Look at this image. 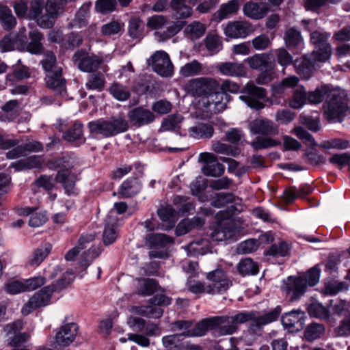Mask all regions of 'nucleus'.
Returning a JSON list of instances; mask_svg holds the SVG:
<instances>
[{
	"mask_svg": "<svg viewBox=\"0 0 350 350\" xmlns=\"http://www.w3.org/2000/svg\"><path fill=\"white\" fill-rule=\"evenodd\" d=\"M282 308L276 306L271 310L260 314L258 312L252 310L249 312H240L233 316L214 317L215 326L219 336L231 335L238 330L239 325L252 321L251 326L261 328L265 325L275 321Z\"/></svg>",
	"mask_w": 350,
	"mask_h": 350,
	"instance_id": "1",
	"label": "nucleus"
},
{
	"mask_svg": "<svg viewBox=\"0 0 350 350\" xmlns=\"http://www.w3.org/2000/svg\"><path fill=\"white\" fill-rule=\"evenodd\" d=\"M329 35L325 32L314 31L310 34V42L317 50L295 60L297 72L306 79L311 77L319 64L325 62L331 56L332 49L327 42Z\"/></svg>",
	"mask_w": 350,
	"mask_h": 350,
	"instance_id": "2",
	"label": "nucleus"
},
{
	"mask_svg": "<svg viewBox=\"0 0 350 350\" xmlns=\"http://www.w3.org/2000/svg\"><path fill=\"white\" fill-rule=\"evenodd\" d=\"M250 131L256 137L250 143L254 150L267 149L280 144V142L271 138L278 134V126L271 120L265 118H257L249 124Z\"/></svg>",
	"mask_w": 350,
	"mask_h": 350,
	"instance_id": "3",
	"label": "nucleus"
},
{
	"mask_svg": "<svg viewBox=\"0 0 350 350\" xmlns=\"http://www.w3.org/2000/svg\"><path fill=\"white\" fill-rule=\"evenodd\" d=\"M219 81L209 77L191 79L187 84L188 92L193 96H215V99L211 100L215 105L214 110L215 112L222 111L226 108V103L222 102V96L219 92Z\"/></svg>",
	"mask_w": 350,
	"mask_h": 350,
	"instance_id": "4",
	"label": "nucleus"
},
{
	"mask_svg": "<svg viewBox=\"0 0 350 350\" xmlns=\"http://www.w3.org/2000/svg\"><path fill=\"white\" fill-rule=\"evenodd\" d=\"M324 116L331 121L341 122L349 109L347 94L343 90H331L323 105Z\"/></svg>",
	"mask_w": 350,
	"mask_h": 350,
	"instance_id": "5",
	"label": "nucleus"
},
{
	"mask_svg": "<svg viewBox=\"0 0 350 350\" xmlns=\"http://www.w3.org/2000/svg\"><path fill=\"white\" fill-rule=\"evenodd\" d=\"M319 269L313 267L304 277H288L283 290L286 294L291 295V301L297 300L304 294L307 285L313 286L319 282Z\"/></svg>",
	"mask_w": 350,
	"mask_h": 350,
	"instance_id": "6",
	"label": "nucleus"
},
{
	"mask_svg": "<svg viewBox=\"0 0 350 350\" xmlns=\"http://www.w3.org/2000/svg\"><path fill=\"white\" fill-rule=\"evenodd\" d=\"M244 94L239 96V99L244 102L249 107L256 109H262L265 105L260 101L267 98V91L265 88L258 87L252 83H247L241 92Z\"/></svg>",
	"mask_w": 350,
	"mask_h": 350,
	"instance_id": "7",
	"label": "nucleus"
},
{
	"mask_svg": "<svg viewBox=\"0 0 350 350\" xmlns=\"http://www.w3.org/2000/svg\"><path fill=\"white\" fill-rule=\"evenodd\" d=\"M206 279L210 282L206 285V293L215 295L227 291L232 285L226 271L222 269H217L207 273Z\"/></svg>",
	"mask_w": 350,
	"mask_h": 350,
	"instance_id": "8",
	"label": "nucleus"
},
{
	"mask_svg": "<svg viewBox=\"0 0 350 350\" xmlns=\"http://www.w3.org/2000/svg\"><path fill=\"white\" fill-rule=\"evenodd\" d=\"M56 291L55 284L46 286L36 293L22 309L24 314H28L31 310L44 307L50 302L51 295Z\"/></svg>",
	"mask_w": 350,
	"mask_h": 350,
	"instance_id": "9",
	"label": "nucleus"
},
{
	"mask_svg": "<svg viewBox=\"0 0 350 350\" xmlns=\"http://www.w3.org/2000/svg\"><path fill=\"white\" fill-rule=\"evenodd\" d=\"M149 65L159 75L165 77H171L174 72V66L169 55L163 51H156L149 60Z\"/></svg>",
	"mask_w": 350,
	"mask_h": 350,
	"instance_id": "10",
	"label": "nucleus"
},
{
	"mask_svg": "<svg viewBox=\"0 0 350 350\" xmlns=\"http://www.w3.org/2000/svg\"><path fill=\"white\" fill-rule=\"evenodd\" d=\"M75 63L77 64L78 68L86 72L96 71L103 63V58L97 55H89L83 51H77L72 57Z\"/></svg>",
	"mask_w": 350,
	"mask_h": 350,
	"instance_id": "11",
	"label": "nucleus"
},
{
	"mask_svg": "<svg viewBox=\"0 0 350 350\" xmlns=\"http://www.w3.org/2000/svg\"><path fill=\"white\" fill-rule=\"evenodd\" d=\"M78 325L75 323H66L56 333L53 347L57 350H62L69 346L75 339L78 332Z\"/></svg>",
	"mask_w": 350,
	"mask_h": 350,
	"instance_id": "12",
	"label": "nucleus"
},
{
	"mask_svg": "<svg viewBox=\"0 0 350 350\" xmlns=\"http://www.w3.org/2000/svg\"><path fill=\"white\" fill-rule=\"evenodd\" d=\"M59 130L62 133V138L75 146H79L85 142L83 125L79 121L73 122L67 128L65 124H61Z\"/></svg>",
	"mask_w": 350,
	"mask_h": 350,
	"instance_id": "13",
	"label": "nucleus"
},
{
	"mask_svg": "<svg viewBox=\"0 0 350 350\" xmlns=\"http://www.w3.org/2000/svg\"><path fill=\"white\" fill-rule=\"evenodd\" d=\"M23 327V323L21 320H16L4 327L8 337L7 340L10 346L18 347L29 340V334L20 332Z\"/></svg>",
	"mask_w": 350,
	"mask_h": 350,
	"instance_id": "14",
	"label": "nucleus"
},
{
	"mask_svg": "<svg viewBox=\"0 0 350 350\" xmlns=\"http://www.w3.org/2000/svg\"><path fill=\"white\" fill-rule=\"evenodd\" d=\"M129 123L135 127H142L152 124L155 120L154 113L144 107H136L127 113Z\"/></svg>",
	"mask_w": 350,
	"mask_h": 350,
	"instance_id": "15",
	"label": "nucleus"
},
{
	"mask_svg": "<svg viewBox=\"0 0 350 350\" xmlns=\"http://www.w3.org/2000/svg\"><path fill=\"white\" fill-rule=\"evenodd\" d=\"M200 160L204 163L202 171L207 176H221L225 170L224 166L217 162V157L212 153L203 152L200 154Z\"/></svg>",
	"mask_w": 350,
	"mask_h": 350,
	"instance_id": "16",
	"label": "nucleus"
},
{
	"mask_svg": "<svg viewBox=\"0 0 350 350\" xmlns=\"http://www.w3.org/2000/svg\"><path fill=\"white\" fill-rule=\"evenodd\" d=\"M253 31L251 23L245 21L228 23L224 29L226 36L232 38H245Z\"/></svg>",
	"mask_w": 350,
	"mask_h": 350,
	"instance_id": "17",
	"label": "nucleus"
},
{
	"mask_svg": "<svg viewBox=\"0 0 350 350\" xmlns=\"http://www.w3.org/2000/svg\"><path fill=\"white\" fill-rule=\"evenodd\" d=\"M216 69L224 76L242 77L247 74V68L241 63L226 62L217 64Z\"/></svg>",
	"mask_w": 350,
	"mask_h": 350,
	"instance_id": "18",
	"label": "nucleus"
},
{
	"mask_svg": "<svg viewBox=\"0 0 350 350\" xmlns=\"http://www.w3.org/2000/svg\"><path fill=\"white\" fill-rule=\"evenodd\" d=\"M45 81L47 87L61 96L64 95L66 92V81L62 77V68L55 69L53 72L47 73Z\"/></svg>",
	"mask_w": 350,
	"mask_h": 350,
	"instance_id": "19",
	"label": "nucleus"
},
{
	"mask_svg": "<svg viewBox=\"0 0 350 350\" xmlns=\"http://www.w3.org/2000/svg\"><path fill=\"white\" fill-rule=\"evenodd\" d=\"M305 313L301 310H295L285 313L282 316V323L285 328L299 330L302 328Z\"/></svg>",
	"mask_w": 350,
	"mask_h": 350,
	"instance_id": "20",
	"label": "nucleus"
},
{
	"mask_svg": "<svg viewBox=\"0 0 350 350\" xmlns=\"http://www.w3.org/2000/svg\"><path fill=\"white\" fill-rule=\"evenodd\" d=\"M269 10V5L265 2L250 1L243 6L245 16L252 19H260L265 17Z\"/></svg>",
	"mask_w": 350,
	"mask_h": 350,
	"instance_id": "21",
	"label": "nucleus"
},
{
	"mask_svg": "<svg viewBox=\"0 0 350 350\" xmlns=\"http://www.w3.org/2000/svg\"><path fill=\"white\" fill-rule=\"evenodd\" d=\"M52 250L49 243L42 244L33 250L27 260V265L31 267L39 266L49 256Z\"/></svg>",
	"mask_w": 350,
	"mask_h": 350,
	"instance_id": "22",
	"label": "nucleus"
},
{
	"mask_svg": "<svg viewBox=\"0 0 350 350\" xmlns=\"http://www.w3.org/2000/svg\"><path fill=\"white\" fill-rule=\"evenodd\" d=\"M157 213L163 222L161 224V229L168 230L175 226L177 220L176 213L171 206L160 208L158 209Z\"/></svg>",
	"mask_w": 350,
	"mask_h": 350,
	"instance_id": "23",
	"label": "nucleus"
},
{
	"mask_svg": "<svg viewBox=\"0 0 350 350\" xmlns=\"http://www.w3.org/2000/svg\"><path fill=\"white\" fill-rule=\"evenodd\" d=\"M215 329L214 317L204 319L198 322L193 328L184 332L188 337L204 336L208 330Z\"/></svg>",
	"mask_w": 350,
	"mask_h": 350,
	"instance_id": "24",
	"label": "nucleus"
},
{
	"mask_svg": "<svg viewBox=\"0 0 350 350\" xmlns=\"http://www.w3.org/2000/svg\"><path fill=\"white\" fill-rule=\"evenodd\" d=\"M142 189V185L136 177L125 180L121 185L119 193L124 198H131L137 195Z\"/></svg>",
	"mask_w": 350,
	"mask_h": 350,
	"instance_id": "25",
	"label": "nucleus"
},
{
	"mask_svg": "<svg viewBox=\"0 0 350 350\" xmlns=\"http://www.w3.org/2000/svg\"><path fill=\"white\" fill-rule=\"evenodd\" d=\"M299 78L296 76H289L284 78L281 81L275 83L271 86L272 94L275 96H280L285 93L287 89L297 88Z\"/></svg>",
	"mask_w": 350,
	"mask_h": 350,
	"instance_id": "26",
	"label": "nucleus"
},
{
	"mask_svg": "<svg viewBox=\"0 0 350 350\" xmlns=\"http://www.w3.org/2000/svg\"><path fill=\"white\" fill-rule=\"evenodd\" d=\"M77 180V176L74 174L66 171H59L55 176V180L62 184L65 192L69 196L75 193Z\"/></svg>",
	"mask_w": 350,
	"mask_h": 350,
	"instance_id": "27",
	"label": "nucleus"
},
{
	"mask_svg": "<svg viewBox=\"0 0 350 350\" xmlns=\"http://www.w3.org/2000/svg\"><path fill=\"white\" fill-rule=\"evenodd\" d=\"M174 243V239L165 234L150 233L146 237V244L150 248H162Z\"/></svg>",
	"mask_w": 350,
	"mask_h": 350,
	"instance_id": "28",
	"label": "nucleus"
},
{
	"mask_svg": "<svg viewBox=\"0 0 350 350\" xmlns=\"http://www.w3.org/2000/svg\"><path fill=\"white\" fill-rule=\"evenodd\" d=\"M189 134L195 139H210L214 134V128L211 124L198 123L189 128Z\"/></svg>",
	"mask_w": 350,
	"mask_h": 350,
	"instance_id": "29",
	"label": "nucleus"
},
{
	"mask_svg": "<svg viewBox=\"0 0 350 350\" xmlns=\"http://www.w3.org/2000/svg\"><path fill=\"white\" fill-rule=\"evenodd\" d=\"M118 226L116 219L108 217L103 231V243L105 245L112 244L117 239Z\"/></svg>",
	"mask_w": 350,
	"mask_h": 350,
	"instance_id": "30",
	"label": "nucleus"
},
{
	"mask_svg": "<svg viewBox=\"0 0 350 350\" xmlns=\"http://www.w3.org/2000/svg\"><path fill=\"white\" fill-rule=\"evenodd\" d=\"M88 128L91 133L100 134L105 137H113L108 120L99 119L88 123Z\"/></svg>",
	"mask_w": 350,
	"mask_h": 350,
	"instance_id": "31",
	"label": "nucleus"
},
{
	"mask_svg": "<svg viewBox=\"0 0 350 350\" xmlns=\"http://www.w3.org/2000/svg\"><path fill=\"white\" fill-rule=\"evenodd\" d=\"M183 117L180 114H173L164 118L161 122V131L179 133Z\"/></svg>",
	"mask_w": 350,
	"mask_h": 350,
	"instance_id": "32",
	"label": "nucleus"
},
{
	"mask_svg": "<svg viewBox=\"0 0 350 350\" xmlns=\"http://www.w3.org/2000/svg\"><path fill=\"white\" fill-rule=\"evenodd\" d=\"M308 103V93L303 85L297 86L293 91V95L289 100V106L293 109H298L304 105Z\"/></svg>",
	"mask_w": 350,
	"mask_h": 350,
	"instance_id": "33",
	"label": "nucleus"
},
{
	"mask_svg": "<svg viewBox=\"0 0 350 350\" xmlns=\"http://www.w3.org/2000/svg\"><path fill=\"white\" fill-rule=\"evenodd\" d=\"M109 93L119 101H126L131 96L130 88L118 82H113L109 88Z\"/></svg>",
	"mask_w": 350,
	"mask_h": 350,
	"instance_id": "34",
	"label": "nucleus"
},
{
	"mask_svg": "<svg viewBox=\"0 0 350 350\" xmlns=\"http://www.w3.org/2000/svg\"><path fill=\"white\" fill-rule=\"evenodd\" d=\"M19 103L16 100L8 101L2 106L1 119L4 121H12L18 116Z\"/></svg>",
	"mask_w": 350,
	"mask_h": 350,
	"instance_id": "35",
	"label": "nucleus"
},
{
	"mask_svg": "<svg viewBox=\"0 0 350 350\" xmlns=\"http://www.w3.org/2000/svg\"><path fill=\"white\" fill-rule=\"evenodd\" d=\"M0 23L5 30H10L16 25L12 10L5 5H0Z\"/></svg>",
	"mask_w": 350,
	"mask_h": 350,
	"instance_id": "36",
	"label": "nucleus"
},
{
	"mask_svg": "<svg viewBox=\"0 0 350 350\" xmlns=\"http://www.w3.org/2000/svg\"><path fill=\"white\" fill-rule=\"evenodd\" d=\"M269 56L265 53L256 54L247 59L250 67L252 69L267 70L271 66L269 65Z\"/></svg>",
	"mask_w": 350,
	"mask_h": 350,
	"instance_id": "37",
	"label": "nucleus"
},
{
	"mask_svg": "<svg viewBox=\"0 0 350 350\" xmlns=\"http://www.w3.org/2000/svg\"><path fill=\"white\" fill-rule=\"evenodd\" d=\"M325 330V326L323 324L312 323L306 328L304 338L307 341L312 342L321 338L324 334Z\"/></svg>",
	"mask_w": 350,
	"mask_h": 350,
	"instance_id": "38",
	"label": "nucleus"
},
{
	"mask_svg": "<svg viewBox=\"0 0 350 350\" xmlns=\"http://www.w3.org/2000/svg\"><path fill=\"white\" fill-rule=\"evenodd\" d=\"M239 8L238 0H231L227 3L221 5L219 10L215 14V16L219 21L228 17L230 14L236 13Z\"/></svg>",
	"mask_w": 350,
	"mask_h": 350,
	"instance_id": "39",
	"label": "nucleus"
},
{
	"mask_svg": "<svg viewBox=\"0 0 350 350\" xmlns=\"http://www.w3.org/2000/svg\"><path fill=\"white\" fill-rule=\"evenodd\" d=\"M237 269L239 273L242 275H256L258 273V265L250 258L241 260L238 265Z\"/></svg>",
	"mask_w": 350,
	"mask_h": 350,
	"instance_id": "40",
	"label": "nucleus"
},
{
	"mask_svg": "<svg viewBox=\"0 0 350 350\" xmlns=\"http://www.w3.org/2000/svg\"><path fill=\"white\" fill-rule=\"evenodd\" d=\"M171 6L177 18H187L192 14L191 8L185 4V0H172Z\"/></svg>",
	"mask_w": 350,
	"mask_h": 350,
	"instance_id": "41",
	"label": "nucleus"
},
{
	"mask_svg": "<svg viewBox=\"0 0 350 350\" xmlns=\"http://www.w3.org/2000/svg\"><path fill=\"white\" fill-rule=\"evenodd\" d=\"M29 36L31 39V42L27 43L25 49L31 53H40L43 48L40 42L43 38L42 34L38 31H31L29 32Z\"/></svg>",
	"mask_w": 350,
	"mask_h": 350,
	"instance_id": "42",
	"label": "nucleus"
},
{
	"mask_svg": "<svg viewBox=\"0 0 350 350\" xmlns=\"http://www.w3.org/2000/svg\"><path fill=\"white\" fill-rule=\"evenodd\" d=\"M284 39L286 46L290 49L297 47L303 40L300 32L293 27L285 31Z\"/></svg>",
	"mask_w": 350,
	"mask_h": 350,
	"instance_id": "43",
	"label": "nucleus"
},
{
	"mask_svg": "<svg viewBox=\"0 0 350 350\" xmlns=\"http://www.w3.org/2000/svg\"><path fill=\"white\" fill-rule=\"evenodd\" d=\"M157 282L154 279L144 278L139 280L138 294L143 296L152 295L157 290Z\"/></svg>",
	"mask_w": 350,
	"mask_h": 350,
	"instance_id": "44",
	"label": "nucleus"
},
{
	"mask_svg": "<svg viewBox=\"0 0 350 350\" xmlns=\"http://www.w3.org/2000/svg\"><path fill=\"white\" fill-rule=\"evenodd\" d=\"M108 121L113 136L124 133L129 129V122L122 116L111 117Z\"/></svg>",
	"mask_w": 350,
	"mask_h": 350,
	"instance_id": "45",
	"label": "nucleus"
},
{
	"mask_svg": "<svg viewBox=\"0 0 350 350\" xmlns=\"http://www.w3.org/2000/svg\"><path fill=\"white\" fill-rule=\"evenodd\" d=\"M240 90V85L230 79H225L219 83V92L221 95L222 98L224 96L226 100V103L229 100L230 96L228 93L237 94Z\"/></svg>",
	"mask_w": 350,
	"mask_h": 350,
	"instance_id": "46",
	"label": "nucleus"
},
{
	"mask_svg": "<svg viewBox=\"0 0 350 350\" xmlns=\"http://www.w3.org/2000/svg\"><path fill=\"white\" fill-rule=\"evenodd\" d=\"M187 250L193 256L204 255L210 251L209 242L205 239L193 241L187 245Z\"/></svg>",
	"mask_w": 350,
	"mask_h": 350,
	"instance_id": "47",
	"label": "nucleus"
},
{
	"mask_svg": "<svg viewBox=\"0 0 350 350\" xmlns=\"http://www.w3.org/2000/svg\"><path fill=\"white\" fill-rule=\"evenodd\" d=\"M331 91L329 86L322 85L316 88L314 91L308 92V102L312 105L321 103L325 96H327L328 93Z\"/></svg>",
	"mask_w": 350,
	"mask_h": 350,
	"instance_id": "48",
	"label": "nucleus"
},
{
	"mask_svg": "<svg viewBox=\"0 0 350 350\" xmlns=\"http://www.w3.org/2000/svg\"><path fill=\"white\" fill-rule=\"evenodd\" d=\"M202 65L198 61L194 59L187 63L180 69V75L184 77H190L198 75L202 70Z\"/></svg>",
	"mask_w": 350,
	"mask_h": 350,
	"instance_id": "49",
	"label": "nucleus"
},
{
	"mask_svg": "<svg viewBox=\"0 0 350 350\" xmlns=\"http://www.w3.org/2000/svg\"><path fill=\"white\" fill-rule=\"evenodd\" d=\"M105 78L100 72L94 73L88 77L85 86L88 90H96L101 92L105 85Z\"/></svg>",
	"mask_w": 350,
	"mask_h": 350,
	"instance_id": "50",
	"label": "nucleus"
},
{
	"mask_svg": "<svg viewBox=\"0 0 350 350\" xmlns=\"http://www.w3.org/2000/svg\"><path fill=\"white\" fill-rule=\"evenodd\" d=\"M212 150L219 154H224L229 156L236 157L239 154L240 150L238 148L221 143L220 142H213Z\"/></svg>",
	"mask_w": 350,
	"mask_h": 350,
	"instance_id": "51",
	"label": "nucleus"
},
{
	"mask_svg": "<svg viewBox=\"0 0 350 350\" xmlns=\"http://www.w3.org/2000/svg\"><path fill=\"white\" fill-rule=\"evenodd\" d=\"M205 31L204 25L198 21L191 23L185 29V33L191 40H196L202 37L204 34Z\"/></svg>",
	"mask_w": 350,
	"mask_h": 350,
	"instance_id": "52",
	"label": "nucleus"
},
{
	"mask_svg": "<svg viewBox=\"0 0 350 350\" xmlns=\"http://www.w3.org/2000/svg\"><path fill=\"white\" fill-rule=\"evenodd\" d=\"M90 4H83L77 12L75 17L72 21L74 27L79 28L86 26L88 24L87 18L90 10Z\"/></svg>",
	"mask_w": 350,
	"mask_h": 350,
	"instance_id": "53",
	"label": "nucleus"
},
{
	"mask_svg": "<svg viewBox=\"0 0 350 350\" xmlns=\"http://www.w3.org/2000/svg\"><path fill=\"white\" fill-rule=\"evenodd\" d=\"M186 336L184 332L179 334L169 335L163 337L162 342L164 347L169 350L173 348L181 349L183 337Z\"/></svg>",
	"mask_w": 350,
	"mask_h": 350,
	"instance_id": "54",
	"label": "nucleus"
},
{
	"mask_svg": "<svg viewBox=\"0 0 350 350\" xmlns=\"http://www.w3.org/2000/svg\"><path fill=\"white\" fill-rule=\"evenodd\" d=\"M49 168L55 170L62 168L64 170L72 169L74 166L73 162L67 157H62L49 161L47 163Z\"/></svg>",
	"mask_w": 350,
	"mask_h": 350,
	"instance_id": "55",
	"label": "nucleus"
},
{
	"mask_svg": "<svg viewBox=\"0 0 350 350\" xmlns=\"http://www.w3.org/2000/svg\"><path fill=\"white\" fill-rule=\"evenodd\" d=\"M205 46L208 51L217 53L222 47L221 39L217 35L208 34L205 39Z\"/></svg>",
	"mask_w": 350,
	"mask_h": 350,
	"instance_id": "56",
	"label": "nucleus"
},
{
	"mask_svg": "<svg viewBox=\"0 0 350 350\" xmlns=\"http://www.w3.org/2000/svg\"><path fill=\"white\" fill-rule=\"evenodd\" d=\"M56 56L52 51H47L44 53L41 64L44 70L49 73L53 72L55 69L59 68L56 66Z\"/></svg>",
	"mask_w": 350,
	"mask_h": 350,
	"instance_id": "57",
	"label": "nucleus"
},
{
	"mask_svg": "<svg viewBox=\"0 0 350 350\" xmlns=\"http://www.w3.org/2000/svg\"><path fill=\"white\" fill-rule=\"evenodd\" d=\"M334 331L338 336L347 337L350 336V312L346 314L340 321Z\"/></svg>",
	"mask_w": 350,
	"mask_h": 350,
	"instance_id": "58",
	"label": "nucleus"
},
{
	"mask_svg": "<svg viewBox=\"0 0 350 350\" xmlns=\"http://www.w3.org/2000/svg\"><path fill=\"white\" fill-rule=\"evenodd\" d=\"M116 0H97L95 4L96 11L105 14L115 10Z\"/></svg>",
	"mask_w": 350,
	"mask_h": 350,
	"instance_id": "59",
	"label": "nucleus"
},
{
	"mask_svg": "<svg viewBox=\"0 0 350 350\" xmlns=\"http://www.w3.org/2000/svg\"><path fill=\"white\" fill-rule=\"evenodd\" d=\"M278 63L285 68L293 63V56L284 48L278 49L275 52Z\"/></svg>",
	"mask_w": 350,
	"mask_h": 350,
	"instance_id": "60",
	"label": "nucleus"
},
{
	"mask_svg": "<svg viewBox=\"0 0 350 350\" xmlns=\"http://www.w3.org/2000/svg\"><path fill=\"white\" fill-rule=\"evenodd\" d=\"M143 31V23L137 18H131L129 25V33L133 38H138Z\"/></svg>",
	"mask_w": 350,
	"mask_h": 350,
	"instance_id": "61",
	"label": "nucleus"
},
{
	"mask_svg": "<svg viewBox=\"0 0 350 350\" xmlns=\"http://www.w3.org/2000/svg\"><path fill=\"white\" fill-rule=\"evenodd\" d=\"M295 133L299 139L302 140L309 147L312 148L317 145L312 135L304 129L301 127L295 129Z\"/></svg>",
	"mask_w": 350,
	"mask_h": 350,
	"instance_id": "62",
	"label": "nucleus"
},
{
	"mask_svg": "<svg viewBox=\"0 0 350 350\" xmlns=\"http://www.w3.org/2000/svg\"><path fill=\"white\" fill-rule=\"evenodd\" d=\"M172 104L166 100H159L152 105V111L159 114H166L172 110Z\"/></svg>",
	"mask_w": 350,
	"mask_h": 350,
	"instance_id": "63",
	"label": "nucleus"
},
{
	"mask_svg": "<svg viewBox=\"0 0 350 350\" xmlns=\"http://www.w3.org/2000/svg\"><path fill=\"white\" fill-rule=\"evenodd\" d=\"M258 241L256 239H248L239 244L238 250L241 254H250L257 250Z\"/></svg>",
	"mask_w": 350,
	"mask_h": 350,
	"instance_id": "64",
	"label": "nucleus"
}]
</instances>
